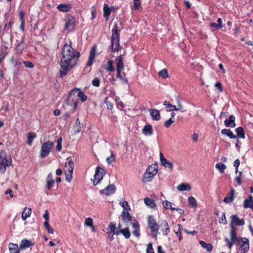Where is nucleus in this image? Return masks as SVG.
I'll list each match as a JSON object with an SVG mask.
<instances>
[{
    "label": "nucleus",
    "mask_w": 253,
    "mask_h": 253,
    "mask_svg": "<svg viewBox=\"0 0 253 253\" xmlns=\"http://www.w3.org/2000/svg\"><path fill=\"white\" fill-rule=\"evenodd\" d=\"M235 192V190L233 189H232L231 192L224 198L223 202L226 204L231 203L234 199Z\"/></svg>",
    "instance_id": "5701e85b"
},
{
    "label": "nucleus",
    "mask_w": 253,
    "mask_h": 253,
    "mask_svg": "<svg viewBox=\"0 0 253 253\" xmlns=\"http://www.w3.org/2000/svg\"><path fill=\"white\" fill-rule=\"evenodd\" d=\"M120 205L123 208L124 211H128L130 210L129 206L127 202L124 200L123 202L120 203Z\"/></svg>",
    "instance_id": "37998d69"
},
{
    "label": "nucleus",
    "mask_w": 253,
    "mask_h": 253,
    "mask_svg": "<svg viewBox=\"0 0 253 253\" xmlns=\"http://www.w3.org/2000/svg\"><path fill=\"white\" fill-rule=\"evenodd\" d=\"M237 136L240 138H245V133L243 127H239L236 129Z\"/></svg>",
    "instance_id": "ea45409f"
},
{
    "label": "nucleus",
    "mask_w": 253,
    "mask_h": 253,
    "mask_svg": "<svg viewBox=\"0 0 253 253\" xmlns=\"http://www.w3.org/2000/svg\"><path fill=\"white\" fill-rule=\"evenodd\" d=\"M12 160L10 157L6 155L4 150L0 151V173L3 174L6 168L11 165Z\"/></svg>",
    "instance_id": "423d86ee"
},
{
    "label": "nucleus",
    "mask_w": 253,
    "mask_h": 253,
    "mask_svg": "<svg viewBox=\"0 0 253 253\" xmlns=\"http://www.w3.org/2000/svg\"><path fill=\"white\" fill-rule=\"evenodd\" d=\"M239 240H235L234 244L237 242L240 247L241 253H247L250 249L249 240L245 237L238 238Z\"/></svg>",
    "instance_id": "9b49d317"
},
{
    "label": "nucleus",
    "mask_w": 253,
    "mask_h": 253,
    "mask_svg": "<svg viewBox=\"0 0 253 253\" xmlns=\"http://www.w3.org/2000/svg\"><path fill=\"white\" fill-rule=\"evenodd\" d=\"M240 164V160L239 159H236L234 162V166L236 167V168H238Z\"/></svg>",
    "instance_id": "338daca9"
},
{
    "label": "nucleus",
    "mask_w": 253,
    "mask_h": 253,
    "mask_svg": "<svg viewBox=\"0 0 253 253\" xmlns=\"http://www.w3.org/2000/svg\"><path fill=\"white\" fill-rule=\"evenodd\" d=\"M201 246L203 248L206 249L207 251L211 252L212 250V246L211 244H207L206 242L203 241H200L199 242Z\"/></svg>",
    "instance_id": "4c0bfd02"
},
{
    "label": "nucleus",
    "mask_w": 253,
    "mask_h": 253,
    "mask_svg": "<svg viewBox=\"0 0 253 253\" xmlns=\"http://www.w3.org/2000/svg\"><path fill=\"white\" fill-rule=\"evenodd\" d=\"M134 8L135 9H139L140 8V0H133Z\"/></svg>",
    "instance_id": "5fc2aeb1"
},
{
    "label": "nucleus",
    "mask_w": 253,
    "mask_h": 253,
    "mask_svg": "<svg viewBox=\"0 0 253 253\" xmlns=\"http://www.w3.org/2000/svg\"><path fill=\"white\" fill-rule=\"evenodd\" d=\"M163 207L166 209H170L172 211L175 210V208H172L171 207V203L168 201H164L163 202Z\"/></svg>",
    "instance_id": "c03bdc74"
},
{
    "label": "nucleus",
    "mask_w": 253,
    "mask_h": 253,
    "mask_svg": "<svg viewBox=\"0 0 253 253\" xmlns=\"http://www.w3.org/2000/svg\"><path fill=\"white\" fill-rule=\"evenodd\" d=\"M198 136H199L197 133H194L192 136V139L196 142L198 140Z\"/></svg>",
    "instance_id": "774afa93"
},
{
    "label": "nucleus",
    "mask_w": 253,
    "mask_h": 253,
    "mask_svg": "<svg viewBox=\"0 0 253 253\" xmlns=\"http://www.w3.org/2000/svg\"><path fill=\"white\" fill-rule=\"evenodd\" d=\"M121 72H117V77L125 84H127V80L126 79L124 78L122 76Z\"/></svg>",
    "instance_id": "4d7b16f0"
},
{
    "label": "nucleus",
    "mask_w": 253,
    "mask_h": 253,
    "mask_svg": "<svg viewBox=\"0 0 253 253\" xmlns=\"http://www.w3.org/2000/svg\"><path fill=\"white\" fill-rule=\"evenodd\" d=\"M96 50V46H93L92 47V48L90 51V53H89V59H88V61L87 63V66H90L92 64L94 59L95 58Z\"/></svg>",
    "instance_id": "a211bd4d"
},
{
    "label": "nucleus",
    "mask_w": 253,
    "mask_h": 253,
    "mask_svg": "<svg viewBox=\"0 0 253 253\" xmlns=\"http://www.w3.org/2000/svg\"><path fill=\"white\" fill-rule=\"evenodd\" d=\"M23 63L27 68H33L34 67V64L30 61H25Z\"/></svg>",
    "instance_id": "13d9d810"
},
{
    "label": "nucleus",
    "mask_w": 253,
    "mask_h": 253,
    "mask_svg": "<svg viewBox=\"0 0 253 253\" xmlns=\"http://www.w3.org/2000/svg\"><path fill=\"white\" fill-rule=\"evenodd\" d=\"M158 166L157 164H152L150 165L145 170L143 177L142 181L144 183L151 182L153 179L155 175L158 172Z\"/></svg>",
    "instance_id": "39448f33"
},
{
    "label": "nucleus",
    "mask_w": 253,
    "mask_h": 253,
    "mask_svg": "<svg viewBox=\"0 0 253 253\" xmlns=\"http://www.w3.org/2000/svg\"><path fill=\"white\" fill-rule=\"evenodd\" d=\"M71 5L70 4H64V3H61L59 4L57 7V9L59 10L60 11L63 12H68L71 10Z\"/></svg>",
    "instance_id": "412c9836"
},
{
    "label": "nucleus",
    "mask_w": 253,
    "mask_h": 253,
    "mask_svg": "<svg viewBox=\"0 0 253 253\" xmlns=\"http://www.w3.org/2000/svg\"><path fill=\"white\" fill-rule=\"evenodd\" d=\"M76 95L79 97L81 100L84 102L86 100L87 97L84 94V93L81 91L79 89L75 88L73 89L69 93L67 99V104L70 106H73V109L74 111L77 106V102L76 100L75 99L76 97Z\"/></svg>",
    "instance_id": "7ed1b4c3"
},
{
    "label": "nucleus",
    "mask_w": 253,
    "mask_h": 253,
    "mask_svg": "<svg viewBox=\"0 0 253 253\" xmlns=\"http://www.w3.org/2000/svg\"><path fill=\"white\" fill-rule=\"evenodd\" d=\"M54 183V181L52 178V174L49 173L46 178V187L48 189H50L53 186Z\"/></svg>",
    "instance_id": "bb28decb"
},
{
    "label": "nucleus",
    "mask_w": 253,
    "mask_h": 253,
    "mask_svg": "<svg viewBox=\"0 0 253 253\" xmlns=\"http://www.w3.org/2000/svg\"><path fill=\"white\" fill-rule=\"evenodd\" d=\"M163 105L166 106V110L169 112H172L173 111H180L181 113H183L185 111L184 107L179 101H177V106L173 105L169 103L167 101H165L163 102Z\"/></svg>",
    "instance_id": "9d476101"
},
{
    "label": "nucleus",
    "mask_w": 253,
    "mask_h": 253,
    "mask_svg": "<svg viewBox=\"0 0 253 253\" xmlns=\"http://www.w3.org/2000/svg\"><path fill=\"white\" fill-rule=\"evenodd\" d=\"M144 203L149 208L152 209H154L156 208V204L154 201L149 198H145L144 199Z\"/></svg>",
    "instance_id": "f704fd0d"
},
{
    "label": "nucleus",
    "mask_w": 253,
    "mask_h": 253,
    "mask_svg": "<svg viewBox=\"0 0 253 253\" xmlns=\"http://www.w3.org/2000/svg\"><path fill=\"white\" fill-rule=\"evenodd\" d=\"M220 223H223V224H226L227 222L226 219V216L224 213H223L222 216L220 217L219 219Z\"/></svg>",
    "instance_id": "680f3d73"
},
{
    "label": "nucleus",
    "mask_w": 253,
    "mask_h": 253,
    "mask_svg": "<svg viewBox=\"0 0 253 253\" xmlns=\"http://www.w3.org/2000/svg\"><path fill=\"white\" fill-rule=\"evenodd\" d=\"M117 72H121L125 67L123 63V57L122 55H119L115 59Z\"/></svg>",
    "instance_id": "dca6fc26"
},
{
    "label": "nucleus",
    "mask_w": 253,
    "mask_h": 253,
    "mask_svg": "<svg viewBox=\"0 0 253 253\" xmlns=\"http://www.w3.org/2000/svg\"><path fill=\"white\" fill-rule=\"evenodd\" d=\"M36 137L35 133L30 132L27 135V143L31 146L32 144L33 140Z\"/></svg>",
    "instance_id": "c9c22d12"
},
{
    "label": "nucleus",
    "mask_w": 253,
    "mask_h": 253,
    "mask_svg": "<svg viewBox=\"0 0 253 253\" xmlns=\"http://www.w3.org/2000/svg\"><path fill=\"white\" fill-rule=\"evenodd\" d=\"M105 103L106 104L108 109L111 110L113 108V104L108 100L107 97L105 98Z\"/></svg>",
    "instance_id": "bf43d9fd"
},
{
    "label": "nucleus",
    "mask_w": 253,
    "mask_h": 253,
    "mask_svg": "<svg viewBox=\"0 0 253 253\" xmlns=\"http://www.w3.org/2000/svg\"><path fill=\"white\" fill-rule=\"evenodd\" d=\"M32 213V209L31 208H25L22 213V218L23 220H26L28 217H29Z\"/></svg>",
    "instance_id": "c85d7f7f"
},
{
    "label": "nucleus",
    "mask_w": 253,
    "mask_h": 253,
    "mask_svg": "<svg viewBox=\"0 0 253 253\" xmlns=\"http://www.w3.org/2000/svg\"><path fill=\"white\" fill-rule=\"evenodd\" d=\"M116 190V186L114 184H110L105 189L100 191V193L105 196H109L114 194Z\"/></svg>",
    "instance_id": "4468645a"
},
{
    "label": "nucleus",
    "mask_w": 253,
    "mask_h": 253,
    "mask_svg": "<svg viewBox=\"0 0 253 253\" xmlns=\"http://www.w3.org/2000/svg\"><path fill=\"white\" fill-rule=\"evenodd\" d=\"M116 228V224L113 223H111L108 227V229H109V232L107 233H110V234H112L113 235H115V229Z\"/></svg>",
    "instance_id": "a18cd8bd"
},
{
    "label": "nucleus",
    "mask_w": 253,
    "mask_h": 253,
    "mask_svg": "<svg viewBox=\"0 0 253 253\" xmlns=\"http://www.w3.org/2000/svg\"><path fill=\"white\" fill-rule=\"evenodd\" d=\"M5 194H9L10 195V196L11 197H13V194H12V190L11 189H7L5 192Z\"/></svg>",
    "instance_id": "69168bd1"
},
{
    "label": "nucleus",
    "mask_w": 253,
    "mask_h": 253,
    "mask_svg": "<svg viewBox=\"0 0 253 253\" xmlns=\"http://www.w3.org/2000/svg\"><path fill=\"white\" fill-rule=\"evenodd\" d=\"M76 20L74 17L68 15L65 18L64 30L68 32L73 31L75 29Z\"/></svg>",
    "instance_id": "6e6552de"
},
{
    "label": "nucleus",
    "mask_w": 253,
    "mask_h": 253,
    "mask_svg": "<svg viewBox=\"0 0 253 253\" xmlns=\"http://www.w3.org/2000/svg\"><path fill=\"white\" fill-rule=\"evenodd\" d=\"M84 225L90 227L93 225V220L91 217H87L85 219Z\"/></svg>",
    "instance_id": "de8ad7c7"
},
{
    "label": "nucleus",
    "mask_w": 253,
    "mask_h": 253,
    "mask_svg": "<svg viewBox=\"0 0 253 253\" xmlns=\"http://www.w3.org/2000/svg\"><path fill=\"white\" fill-rule=\"evenodd\" d=\"M217 22L218 23L217 24L213 22L210 23V26L213 28V30L218 29L223 27L222 25V19L220 18L217 19Z\"/></svg>",
    "instance_id": "72a5a7b5"
},
{
    "label": "nucleus",
    "mask_w": 253,
    "mask_h": 253,
    "mask_svg": "<svg viewBox=\"0 0 253 253\" xmlns=\"http://www.w3.org/2000/svg\"><path fill=\"white\" fill-rule=\"evenodd\" d=\"M131 225L134 228V230L132 231V234L135 237H138L140 236L139 234V225L137 221H135L134 222H131Z\"/></svg>",
    "instance_id": "393cba45"
},
{
    "label": "nucleus",
    "mask_w": 253,
    "mask_h": 253,
    "mask_svg": "<svg viewBox=\"0 0 253 253\" xmlns=\"http://www.w3.org/2000/svg\"><path fill=\"white\" fill-rule=\"evenodd\" d=\"M115 160V156L113 154V152L112 151L111 152V155L110 157L107 158L106 161L108 163V164H110L112 162H113Z\"/></svg>",
    "instance_id": "09e8293b"
},
{
    "label": "nucleus",
    "mask_w": 253,
    "mask_h": 253,
    "mask_svg": "<svg viewBox=\"0 0 253 253\" xmlns=\"http://www.w3.org/2000/svg\"><path fill=\"white\" fill-rule=\"evenodd\" d=\"M159 75L162 77L164 79H166L169 77V74L168 73V71L167 69H164L161 70L159 72Z\"/></svg>",
    "instance_id": "49530a36"
},
{
    "label": "nucleus",
    "mask_w": 253,
    "mask_h": 253,
    "mask_svg": "<svg viewBox=\"0 0 253 253\" xmlns=\"http://www.w3.org/2000/svg\"><path fill=\"white\" fill-rule=\"evenodd\" d=\"M43 217L45 220H49V214L47 210H45L44 213L43 215Z\"/></svg>",
    "instance_id": "0e129e2a"
},
{
    "label": "nucleus",
    "mask_w": 253,
    "mask_h": 253,
    "mask_svg": "<svg viewBox=\"0 0 253 253\" xmlns=\"http://www.w3.org/2000/svg\"><path fill=\"white\" fill-rule=\"evenodd\" d=\"M191 188V186L185 183H182L177 186V190L180 191H190Z\"/></svg>",
    "instance_id": "cd10ccee"
},
{
    "label": "nucleus",
    "mask_w": 253,
    "mask_h": 253,
    "mask_svg": "<svg viewBox=\"0 0 253 253\" xmlns=\"http://www.w3.org/2000/svg\"><path fill=\"white\" fill-rule=\"evenodd\" d=\"M104 16L108 20L111 14V9L107 4H104L103 7Z\"/></svg>",
    "instance_id": "e433bc0d"
},
{
    "label": "nucleus",
    "mask_w": 253,
    "mask_h": 253,
    "mask_svg": "<svg viewBox=\"0 0 253 253\" xmlns=\"http://www.w3.org/2000/svg\"><path fill=\"white\" fill-rule=\"evenodd\" d=\"M160 159L161 165L166 168H168L171 170L173 169V165L172 162L167 160L163 156V154L160 153Z\"/></svg>",
    "instance_id": "2eb2a0df"
},
{
    "label": "nucleus",
    "mask_w": 253,
    "mask_h": 253,
    "mask_svg": "<svg viewBox=\"0 0 253 253\" xmlns=\"http://www.w3.org/2000/svg\"><path fill=\"white\" fill-rule=\"evenodd\" d=\"M121 217L123 221L126 223H127L131 220V216L128 211H123L121 214Z\"/></svg>",
    "instance_id": "c756f323"
},
{
    "label": "nucleus",
    "mask_w": 253,
    "mask_h": 253,
    "mask_svg": "<svg viewBox=\"0 0 253 253\" xmlns=\"http://www.w3.org/2000/svg\"><path fill=\"white\" fill-rule=\"evenodd\" d=\"M221 133L222 134L227 135L230 138L234 139L236 137V135H234L233 132L229 129H223L221 130Z\"/></svg>",
    "instance_id": "473e14b6"
},
{
    "label": "nucleus",
    "mask_w": 253,
    "mask_h": 253,
    "mask_svg": "<svg viewBox=\"0 0 253 253\" xmlns=\"http://www.w3.org/2000/svg\"><path fill=\"white\" fill-rule=\"evenodd\" d=\"M174 122V121L171 118H170L167 121H165L164 123V126L168 128Z\"/></svg>",
    "instance_id": "864d4df0"
},
{
    "label": "nucleus",
    "mask_w": 253,
    "mask_h": 253,
    "mask_svg": "<svg viewBox=\"0 0 253 253\" xmlns=\"http://www.w3.org/2000/svg\"><path fill=\"white\" fill-rule=\"evenodd\" d=\"M162 228L163 235L166 236L169 232V228L168 223L166 220H163L161 224Z\"/></svg>",
    "instance_id": "a878e982"
},
{
    "label": "nucleus",
    "mask_w": 253,
    "mask_h": 253,
    "mask_svg": "<svg viewBox=\"0 0 253 253\" xmlns=\"http://www.w3.org/2000/svg\"><path fill=\"white\" fill-rule=\"evenodd\" d=\"M66 169L64 171L66 180L70 182L72 179L74 164L71 157H68L65 165Z\"/></svg>",
    "instance_id": "0eeeda50"
},
{
    "label": "nucleus",
    "mask_w": 253,
    "mask_h": 253,
    "mask_svg": "<svg viewBox=\"0 0 253 253\" xmlns=\"http://www.w3.org/2000/svg\"><path fill=\"white\" fill-rule=\"evenodd\" d=\"M103 69L109 73L114 72L115 68L113 66V62L111 59H108L102 66Z\"/></svg>",
    "instance_id": "f3484780"
},
{
    "label": "nucleus",
    "mask_w": 253,
    "mask_h": 253,
    "mask_svg": "<svg viewBox=\"0 0 253 253\" xmlns=\"http://www.w3.org/2000/svg\"><path fill=\"white\" fill-rule=\"evenodd\" d=\"M152 119L155 121H158L161 118L159 111L156 109H150L148 110Z\"/></svg>",
    "instance_id": "aec40b11"
},
{
    "label": "nucleus",
    "mask_w": 253,
    "mask_h": 253,
    "mask_svg": "<svg viewBox=\"0 0 253 253\" xmlns=\"http://www.w3.org/2000/svg\"><path fill=\"white\" fill-rule=\"evenodd\" d=\"M34 245V243L31 240L27 239H23L21 241L20 244V247L21 249H25L30 247Z\"/></svg>",
    "instance_id": "b1692460"
},
{
    "label": "nucleus",
    "mask_w": 253,
    "mask_h": 253,
    "mask_svg": "<svg viewBox=\"0 0 253 253\" xmlns=\"http://www.w3.org/2000/svg\"><path fill=\"white\" fill-rule=\"evenodd\" d=\"M19 16H20V20L21 21V29L23 30L24 29V28L23 27V25L24 24V18L25 16V12L23 11H21L19 13Z\"/></svg>",
    "instance_id": "3c124183"
},
{
    "label": "nucleus",
    "mask_w": 253,
    "mask_h": 253,
    "mask_svg": "<svg viewBox=\"0 0 253 253\" xmlns=\"http://www.w3.org/2000/svg\"><path fill=\"white\" fill-rule=\"evenodd\" d=\"M53 146V143L50 141L44 142L41 147L40 155L41 158H44L48 156Z\"/></svg>",
    "instance_id": "f8f14e48"
},
{
    "label": "nucleus",
    "mask_w": 253,
    "mask_h": 253,
    "mask_svg": "<svg viewBox=\"0 0 253 253\" xmlns=\"http://www.w3.org/2000/svg\"><path fill=\"white\" fill-rule=\"evenodd\" d=\"M215 168L221 173H223L226 166L222 163H217L215 165Z\"/></svg>",
    "instance_id": "58836bf2"
},
{
    "label": "nucleus",
    "mask_w": 253,
    "mask_h": 253,
    "mask_svg": "<svg viewBox=\"0 0 253 253\" xmlns=\"http://www.w3.org/2000/svg\"><path fill=\"white\" fill-rule=\"evenodd\" d=\"M148 225L151 229V234L153 237L156 238L158 235L159 225L156 223L154 217L152 216H149L148 218Z\"/></svg>",
    "instance_id": "1a4fd4ad"
},
{
    "label": "nucleus",
    "mask_w": 253,
    "mask_h": 253,
    "mask_svg": "<svg viewBox=\"0 0 253 253\" xmlns=\"http://www.w3.org/2000/svg\"><path fill=\"white\" fill-rule=\"evenodd\" d=\"M243 207L245 209L251 208L253 210V197L252 195L244 200Z\"/></svg>",
    "instance_id": "6ab92c4d"
},
{
    "label": "nucleus",
    "mask_w": 253,
    "mask_h": 253,
    "mask_svg": "<svg viewBox=\"0 0 253 253\" xmlns=\"http://www.w3.org/2000/svg\"><path fill=\"white\" fill-rule=\"evenodd\" d=\"M245 223V220L244 219H240L237 215L235 214L231 216V222L230 224L231 228L230 231L231 241L227 238H225L227 245L230 249L234 246V241L239 240L237 235V229L235 226L243 225Z\"/></svg>",
    "instance_id": "f03ea898"
},
{
    "label": "nucleus",
    "mask_w": 253,
    "mask_h": 253,
    "mask_svg": "<svg viewBox=\"0 0 253 253\" xmlns=\"http://www.w3.org/2000/svg\"><path fill=\"white\" fill-rule=\"evenodd\" d=\"M188 202L189 205L193 208H196L197 207V201L192 196H190L188 199Z\"/></svg>",
    "instance_id": "a19ab883"
},
{
    "label": "nucleus",
    "mask_w": 253,
    "mask_h": 253,
    "mask_svg": "<svg viewBox=\"0 0 253 253\" xmlns=\"http://www.w3.org/2000/svg\"><path fill=\"white\" fill-rule=\"evenodd\" d=\"M142 132L145 135H151L153 134L152 126L150 125H146L142 129Z\"/></svg>",
    "instance_id": "7c9ffc66"
},
{
    "label": "nucleus",
    "mask_w": 253,
    "mask_h": 253,
    "mask_svg": "<svg viewBox=\"0 0 253 253\" xmlns=\"http://www.w3.org/2000/svg\"><path fill=\"white\" fill-rule=\"evenodd\" d=\"M112 36H111V48L112 52H118L121 48L120 44V37L119 31L118 30L117 24L116 23H114L113 28L112 30Z\"/></svg>",
    "instance_id": "20e7f679"
},
{
    "label": "nucleus",
    "mask_w": 253,
    "mask_h": 253,
    "mask_svg": "<svg viewBox=\"0 0 253 253\" xmlns=\"http://www.w3.org/2000/svg\"><path fill=\"white\" fill-rule=\"evenodd\" d=\"M146 253H154V251L152 247V244L151 243H148L147 245Z\"/></svg>",
    "instance_id": "603ef678"
},
{
    "label": "nucleus",
    "mask_w": 253,
    "mask_h": 253,
    "mask_svg": "<svg viewBox=\"0 0 253 253\" xmlns=\"http://www.w3.org/2000/svg\"><path fill=\"white\" fill-rule=\"evenodd\" d=\"M8 246L10 253H19V249L18 245L10 243L9 244Z\"/></svg>",
    "instance_id": "2f4dec72"
},
{
    "label": "nucleus",
    "mask_w": 253,
    "mask_h": 253,
    "mask_svg": "<svg viewBox=\"0 0 253 253\" xmlns=\"http://www.w3.org/2000/svg\"><path fill=\"white\" fill-rule=\"evenodd\" d=\"M120 232L126 239H128L130 236V233L128 227L121 229Z\"/></svg>",
    "instance_id": "79ce46f5"
},
{
    "label": "nucleus",
    "mask_w": 253,
    "mask_h": 253,
    "mask_svg": "<svg viewBox=\"0 0 253 253\" xmlns=\"http://www.w3.org/2000/svg\"><path fill=\"white\" fill-rule=\"evenodd\" d=\"M235 118L233 115H231L228 119L224 121V124L226 127H234L235 126L236 124L235 123Z\"/></svg>",
    "instance_id": "4be33fe9"
},
{
    "label": "nucleus",
    "mask_w": 253,
    "mask_h": 253,
    "mask_svg": "<svg viewBox=\"0 0 253 253\" xmlns=\"http://www.w3.org/2000/svg\"><path fill=\"white\" fill-rule=\"evenodd\" d=\"M215 86L218 89L219 92H221L223 91L221 83L219 82L216 83L215 84Z\"/></svg>",
    "instance_id": "e2e57ef3"
},
{
    "label": "nucleus",
    "mask_w": 253,
    "mask_h": 253,
    "mask_svg": "<svg viewBox=\"0 0 253 253\" xmlns=\"http://www.w3.org/2000/svg\"><path fill=\"white\" fill-rule=\"evenodd\" d=\"M62 57L60 60L61 69L60 70L61 78L66 76L68 71L75 67L80 57V53L76 51L71 46V42L69 44L66 43L63 46L62 51Z\"/></svg>",
    "instance_id": "f257e3e1"
},
{
    "label": "nucleus",
    "mask_w": 253,
    "mask_h": 253,
    "mask_svg": "<svg viewBox=\"0 0 253 253\" xmlns=\"http://www.w3.org/2000/svg\"><path fill=\"white\" fill-rule=\"evenodd\" d=\"M62 137H59L57 140V145H56V150L58 151H60L62 149Z\"/></svg>",
    "instance_id": "8fccbe9b"
},
{
    "label": "nucleus",
    "mask_w": 253,
    "mask_h": 253,
    "mask_svg": "<svg viewBox=\"0 0 253 253\" xmlns=\"http://www.w3.org/2000/svg\"><path fill=\"white\" fill-rule=\"evenodd\" d=\"M104 175V170L103 169L99 167H97L96 169L95 174L94 176V179L93 180V184L94 185H96L97 184H98L100 182V181L102 180Z\"/></svg>",
    "instance_id": "ddd939ff"
},
{
    "label": "nucleus",
    "mask_w": 253,
    "mask_h": 253,
    "mask_svg": "<svg viewBox=\"0 0 253 253\" xmlns=\"http://www.w3.org/2000/svg\"><path fill=\"white\" fill-rule=\"evenodd\" d=\"M92 84L93 86L98 87L100 85V81L98 78H95L92 81Z\"/></svg>",
    "instance_id": "6e6d98bb"
},
{
    "label": "nucleus",
    "mask_w": 253,
    "mask_h": 253,
    "mask_svg": "<svg viewBox=\"0 0 253 253\" xmlns=\"http://www.w3.org/2000/svg\"><path fill=\"white\" fill-rule=\"evenodd\" d=\"M80 125H81L80 122L79 121V119H77V120H76V121L75 122L74 127L75 129H77V131L78 132H79L80 130V128H81Z\"/></svg>",
    "instance_id": "052dcab7"
}]
</instances>
